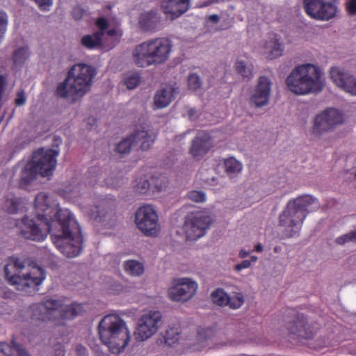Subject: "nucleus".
<instances>
[{
    "label": "nucleus",
    "instance_id": "1",
    "mask_svg": "<svg viewBox=\"0 0 356 356\" xmlns=\"http://www.w3.org/2000/svg\"><path fill=\"white\" fill-rule=\"evenodd\" d=\"M35 218L24 217L17 220V231L24 238L42 241L51 234L57 249L67 257L78 256L82 248L79 225L68 209H63L58 203L45 193L35 199Z\"/></svg>",
    "mask_w": 356,
    "mask_h": 356
},
{
    "label": "nucleus",
    "instance_id": "2",
    "mask_svg": "<svg viewBox=\"0 0 356 356\" xmlns=\"http://www.w3.org/2000/svg\"><path fill=\"white\" fill-rule=\"evenodd\" d=\"M286 86L296 95L318 94L323 91L325 81L321 67L313 63H303L296 66L287 76Z\"/></svg>",
    "mask_w": 356,
    "mask_h": 356
},
{
    "label": "nucleus",
    "instance_id": "3",
    "mask_svg": "<svg viewBox=\"0 0 356 356\" xmlns=\"http://www.w3.org/2000/svg\"><path fill=\"white\" fill-rule=\"evenodd\" d=\"M96 74V70L92 65L74 64L69 70L65 79L58 86L57 95L71 102L79 100L90 90Z\"/></svg>",
    "mask_w": 356,
    "mask_h": 356
},
{
    "label": "nucleus",
    "instance_id": "4",
    "mask_svg": "<svg viewBox=\"0 0 356 356\" xmlns=\"http://www.w3.org/2000/svg\"><path fill=\"white\" fill-rule=\"evenodd\" d=\"M5 276L17 290L31 294L38 290V286L45 279V273L39 266H26L21 259L11 257L5 267Z\"/></svg>",
    "mask_w": 356,
    "mask_h": 356
},
{
    "label": "nucleus",
    "instance_id": "5",
    "mask_svg": "<svg viewBox=\"0 0 356 356\" xmlns=\"http://www.w3.org/2000/svg\"><path fill=\"white\" fill-rule=\"evenodd\" d=\"M172 48V42L167 38L147 40L133 48L131 60L142 68L162 64L169 58Z\"/></svg>",
    "mask_w": 356,
    "mask_h": 356
},
{
    "label": "nucleus",
    "instance_id": "6",
    "mask_svg": "<svg viewBox=\"0 0 356 356\" xmlns=\"http://www.w3.org/2000/svg\"><path fill=\"white\" fill-rule=\"evenodd\" d=\"M102 341L113 354H119L128 345L131 335L127 323L117 314L105 316L99 324Z\"/></svg>",
    "mask_w": 356,
    "mask_h": 356
},
{
    "label": "nucleus",
    "instance_id": "7",
    "mask_svg": "<svg viewBox=\"0 0 356 356\" xmlns=\"http://www.w3.org/2000/svg\"><path fill=\"white\" fill-rule=\"evenodd\" d=\"M87 308L86 305L66 304L62 300L48 299L33 305L30 309L33 319L47 321L58 318L70 319L81 314Z\"/></svg>",
    "mask_w": 356,
    "mask_h": 356
},
{
    "label": "nucleus",
    "instance_id": "8",
    "mask_svg": "<svg viewBox=\"0 0 356 356\" xmlns=\"http://www.w3.org/2000/svg\"><path fill=\"white\" fill-rule=\"evenodd\" d=\"M58 150L51 149H40L35 151L31 161L22 171L21 184L23 186L30 184L38 175L42 177L51 175L56 166V157Z\"/></svg>",
    "mask_w": 356,
    "mask_h": 356
},
{
    "label": "nucleus",
    "instance_id": "9",
    "mask_svg": "<svg viewBox=\"0 0 356 356\" xmlns=\"http://www.w3.org/2000/svg\"><path fill=\"white\" fill-rule=\"evenodd\" d=\"M99 31L90 35H84L81 39V44L88 49H95L101 44H106L108 40V47L113 48L122 35V31L118 23L109 22L104 17H99L96 22Z\"/></svg>",
    "mask_w": 356,
    "mask_h": 356
},
{
    "label": "nucleus",
    "instance_id": "10",
    "mask_svg": "<svg viewBox=\"0 0 356 356\" xmlns=\"http://www.w3.org/2000/svg\"><path fill=\"white\" fill-rule=\"evenodd\" d=\"M198 287L197 282L191 277H176L171 281L167 296L174 302H185L195 296Z\"/></svg>",
    "mask_w": 356,
    "mask_h": 356
},
{
    "label": "nucleus",
    "instance_id": "11",
    "mask_svg": "<svg viewBox=\"0 0 356 356\" xmlns=\"http://www.w3.org/2000/svg\"><path fill=\"white\" fill-rule=\"evenodd\" d=\"M344 122L343 115L335 108H327L316 115L313 120L311 130L314 138L332 131L336 126Z\"/></svg>",
    "mask_w": 356,
    "mask_h": 356
},
{
    "label": "nucleus",
    "instance_id": "12",
    "mask_svg": "<svg viewBox=\"0 0 356 356\" xmlns=\"http://www.w3.org/2000/svg\"><path fill=\"white\" fill-rule=\"evenodd\" d=\"M135 222L137 227L146 236H156L160 232L157 211L150 204L142 206L137 210Z\"/></svg>",
    "mask_w": 356,
    "mask_h": 356
},
{
    "label": "nucleus",
    "instance_id": "13",
    "mask_svg": "<svg viewBox=\"0 0 356 356\" xmlns=\"http://www.w3.org/2000/svg\"><path fill=\"white\" fill-rule=\"evenodd\" d=\"M211 222V216L203 211L188 215L183 226L187 239L197 240L203 236Z\"/></svg>",
    "mask_w": 356,
    "mask_h": 356
},
{
    "label": "nucleus",
    "instance_id": "14",
    "mask_svg": "<svg viewBox=\"0 0 356 356\" xmlns=\"http://www.w3.org/2000/svg\"><path fill=\"white\" fill-rule=\"evenodd\" d=\"M162 316L159 311L149 310L142 314L138 320L134 335L143 341L152 337L161 324Z\"/></svg>",
    "mask_w": 356,
    "mask_h": 356
},
{
    "label": "nucleus",
    "instance_id": "15",
    "mask_svg": "<svg viewBox=\"0 0 356 356\" xmlns=\"http://www.w3.org/2000/svg\"><path fill=\"white\" fill-rule=\"evenodd\" d=\"M306 216L289 200L280 215V225L293 236L300 231Z\"/></svg>",
    "mask_w": 356,
    "mask_h": 356
},
{
    "label": "nucleus",
    "instance_id": "16",
    "mask_svg": "<svg viewBox=\"0 0 356 356\" xmlns=\"http://www.w3.org/2000/svg\"><path fill=\"white\" fill-rule=\"evenodd\" d=\"M303 4L306 13L315 19L329 20L337 13L336 6L325 0H304Z\"/></svg>",
    "mask_w": 356,
    "mask_h": 356
},
{
    "label": "nucleus",
    "instance_id": "17",
    "mask_svg": "<svg viewBox=\"0 0 356 356\" xmlns=\"http://www.w3.org/2000/svg\"><path fill=\"white\" fill-rule=\"evenodd\" d=\"M330 78L332 83L343 92L356 96V76L339 66L329 70Z\"/></svg>",
    "mask_w": 356,
    "mask_h": 356
},
{
    "label": "nucleus",
    "instance_id": "18",
    "mask_svg": "<svg viewBox=\"0 0 356 356\" xmlns=\"http://www.w3.org/2000/svg\"><path fill=\"white\" fill-rule=\"evenodd\" d=\"M272 83L269 79L261 76L250 98V103L261 108L269 103Z\"/></svg>",
    "mask_w": 356,
    "mask_h": 356
},
{
    "label": "nucleus",
    "instance_id": "19",
    "mask_svg": "<svg viewBox=\"0 0 356 356\" xmlns=\"http://www.w3.org/2000/svg\"><path fill=\"white\" fill-rule=\"evenodd\" d=\"M211 298L213 302L217 305L224 307L229 306L231 309H238L242 306L244 302L243 296L237 293L233 296L229 294L222 289H217L211 294Z\"/></svg>",
    "mask_w": 356,
    "mask_h": 356
},
{
    "label": "nucleus",
    "instance_id": "20",
    "mask_svg": "<svg viewBox=\"0 0 356 356\" xmlns=\"http://www.w3.org/2000/svg\"><path fill=\"white\" fill-rule=\"evenodd\" d=\"M161 7L168 17L174 19L188 10L189 0H162Z\"/></svg>",
    "mask_w": 356,
    "mask_h": 356
},
{
    "label": "nucleus",
    "instance_id": "21",
    "mask_svg": "<svg viewBox=\"0 0 356 356\" xmlns=\"http://www.w3.org/2000/svg\"><path fill=\"white\" fill-rule=\"evenodd\" d=\"M178 88L174 86L165 85L156 91L154 97L156 108H163L169 106L178 93Z\"/></svg>",
    "mask_w": 356,
    "mask_h": 356
},
{
    "label": "nucleus",
    "instance_id": "22",
    "mask_svg": "<svg viewBox=\"0 0 356 356\" xmlns=\"http://www.w3.org/2000/svg\"><path fill=\"white\" fill-rule=\"evenodd\" d=\"M263 48V54L266 58L273 60L282 56L284 44L280 37L275 34H272L265 42Z\"/></svg>",
    "mask_w": 356,
    "mask_h": 356
},
{
    "label": "nucleus",
    "instance_id": "23",
    "mask_svg": "<svg viewBox=\"0 0 356 356\" xmlns=\"http://www.w3.org/2000/svg\"><path fill=\"white\" fill-rule=\"evenodd\" d=\"M161 16L154 10L140 13L138 17V25L143 31H152L160 26Z\"/></svg>",
    "mask_w": 356,
    "mask_h": 356
},
{
    "label": "nucleus",
    "instance_id": "24",
    "mask_svg": "<svg viewBox=\"0 0 356 356\" xmlns=\"http://www.w3.org/2000/svg\"><path fill=\"white\" fill-rule=\"evenodd\" d=\"M156 138L153 131L145 129H137L131 135L132 144L143 150H147L152 145Z\"/></svg>",
    "mask_w": 356,
    "mask_h": 356
},
{
    "label": "nucleus",
    "instance_id": "25",
    "mask_svg": "<svg viewBox=\"0 0 356 356\" xmlns=\"http://www.w3.org/2000/svg\"><path fill=\"white\" fill-rule=\"evenodd\" d=\"M212 145L210 135L204 131L200 132L193 141L191 153L194 157L198 158L206 154Z\"/></svg>",
    "mask_w": 356,
    "mask_h": 356
},
{
    "label": "nucleus",
    "instance_id": "26",
    "mask_svg": "<svg viewBox=\"0 0 356 356\" xmlns=\"http://www.w3.org/2000/svg\"><path fill=\"white\" fill-rule=\"evenodd\" d=\"M291 201L306 217L309 212L318 209L320 207L318 200L311 195H300Z\"/></svg>",
    "mask_w": 356,
    "mask_h": 356
},
{
    "label": "nucleus",
    "instance_id": "27",
    "mask_svg": "<svg viewBox=\"0 0 356 356\" xmlns=\"http://www.w3.org/2000/svg\"><path fill=\"white\" fill-rule=\"evenodd\" d=\"M234 68L244 81H248L253 77V65L246 56L238 57L234 63Z\"/></svg>",
    "mask_w": 356,
    "mask_h": 356
},
{
    "label": "nucleus",
    "instance_id": "28",
    "mask_svg": "<svg viewBox=\"0 0 356 356\" xmlns=\"http://www.w3.org/2000/svg\"><path fill=\"white\" fill-rule=\"evenodd\" d=\"M222 162L225 172L230 179L237 177L243 170L242 162L234 156L225 158Z\"/></svg>",
    "mask_w": 356,
    "mask_h": 356
},
{
    "label": "nucleus",
    "instance_id": "29",
    "mask_svg": "<svg viewBox=\"0 0 356 356\" xmlns=\"http://www.w3.org/2000/svg\"><path fill=\"white\" fill-rule=\"evenodd\" d=\"M0 351L6 356H29L26 350L15 341L10 344L0 342Z\"/></svg>",
    "mask_w": 356,
    "mask_h": 356
},
{
    "label": "nucleus",
    "instance_id": "30",
    "mask_svg": "<svg viewBox=\"0 0 356 356\" xmlns=\"http://www.w3.org/2000/svg\"><path fill=\"white\" fill-rule=\"evenodd\" d=\"M134 188L138 193L147 194L152 191L150 180L145 175H139L134 181Z\"/></svg>",
    "mask_w": 356,
    "mask_h": 356
},
{
    "label": "nucleus",
    "instance_id": "31",
    "mask_svg": "<svg viewBox=\"0 0 356 356\" xmlns=\"http://www.w3.org/2000/svg\"><path fill=\"white\" fill-rule=\"evenodd\" d=\"M141 82V76L138 72H129L124 75L122 83L129 90L136 88Z\"/></svg>",
    "mask_w": 356,
    "mask_h": 356
},
{
    "label": "nucleus",
    "instance_id": "32",
    "mask_svg": "<svg viewBox=\"0 0 356 356\" xmlns=\"http://www.w3.org/2000/svg\"><path fill=\"white\" fill-rule=\"evenodd\" d=\"M125 272L131 276H140L144 273L142 263L136 260H128L124 263Z\"/></svg>",
    "mask_w": 356,
    "mask_h": 356
},
{
    "label": "nucleus",
    "instance_id": "33",
    "mask_svg": "<svg viewBox=\"0 0 356 356\" xmlns=\"http://www.w3.org/2000/svg\"><path fill=\"white\" fill-rule=\"evenodd\" d=\"M81 184L67 186L62 191L61 195L65 199L69 201L76 202L78 197L81 195Z\"/></svg>",
    "mask_w": 356,
    "mask_h": 356
},
{
    "label": "nucleus",
    "instance_id": "34",
    "mask_svg": "<svg viewBox=\"0 0 356 356\" xmlns=\"http://www.w3.org/2000/svg\"><path fill=\"white\" fill-rule=\"evenodd\" d=\"M20 200L13 194L8 195L3 204V209L8 213H15L18 209Z\"/></svg>",
    "mask_w": 356,
    "mask_h": 356
},
{
    "label": "nucleus",
    "instance_id": "35",
    "mask_svg": "<svg viewBox=\"0 0 356 356\" xmlns=\"http://www.w3.org/2000/svg\"><path fill=\"white\" fill-rule=\"evenodd\" d=\"M152 192L153 194L164 191L168 186V180L163 177H152L150 179Z\"/></svg>",
    "mask_w": 356,
    "mask_h": 356
},
{
    "label": "nucleus",
    "instance_id": "36",
    "mask_svg": "<svg viewBox=\"0 0 356 356\" xmlns=\"http://www.w3.org/2000/svg\"><path fill=\"white\" fill-rule=\"evenodd\" d=\"M29 56V51L26 47H21L15 50L13 54V63L17 67L21 66Z\"/></svg>",
    "mask_w": 356,
    "mask_h": 356
},
{
    "label": "nucleus",
    "instance_id": "37",
    "mask_svg": "<svg viewBox=\"0 0 356 356\" xmlns=\"http://www.w3.org/2000/svg\"><path fill=\"white\" fill-rule=\"evenodd\" d=\"M104 207H106V213H108L109 211H111V207L107 206V202L105 200H102L99 205L96 206V211H92L91 213H89L86 209L85 211L86 213H87L92 218L97 219L99 218L101 220L102 218H104L105 214L103 213V209H104Z\"/></svg>",
    "mask_w": 356,
    "mask_h": 356
},
{
    "label": "nucleus",
    "instance_id": "38",
    "mask_svg": "<svg viewBox=\"0 0 356 356\" xmlns=\"http://www.w3.org/2000/svg\"><path fill=\"white\" fill-rule=\"evenodd\" d=\"M179 339V331L177 327H170L166 330L165 342L169 346H172Z\"/></svg>",
    "mask_w": 356,
    "mask_h": 356
},
{
    "label": "nucleus",
    "instance_id": "39",
    "mask_svg": "<svg viewBox=\"0 0 356 356\" xmlns=\"http://www.w3.org/2000/svg\"><path fill=\"white\" fill-rule=\"evenodd\" d=\"M335 242L339 245H346L349 243H356V231H351L344 234L335 239Z\"/></svg>",
    "mask_w": 356,
    "mask_h": 356
},
{
    "label": "nucleus",
    "instance_id": "40",
    "mask_svg": "<svg viewBox=\"0 0 356 356\" xmlns=\"http://www.w3.org/2000/svg\"><path fill=\"white\" fill-rule=\"evenodd\" d=\"M132 147L135 145L132 144L131 136H129L117 145L116 151L120 154H127Z\"/></svg>",
    "mask_w": 356,
    "mask_h": 356
},
{
    "label": "nucleus",
    "instance_id": "41",
    "mask_svg": "<svg viewBox=\"0 0 356 356\" xmlns=\"http://www.w3.org/2000/svg\"><path fill=\"white\" fill-rule=\"evenodd\" d=\"M189 200L195 202H204L206 201V195L201 191H191L187 193Z\"/></svg>",
    "mask_w": 356,
    "mask_h": 356
},
{
    "label": "nucleus",
    "instance_id": "42",
    "mask_svg": "<svg viewBox=\"0 0 356 356\" xmlns=\"http://www.w3.org/2000/svg\"><path fill=\"white\" fill-rule=\"evenodd\" d=\"M188 86L193 90H196L201 86L200 77L196 74H191L188 79Z\"/></svg>",
    "mask_w": 356,
    "mask_h": 356
},
{
    "label": "nucleus",
    "instance_id": "43",
    "mask_svg": "<svg viewBox=\"0 0 356 356\" xmlns=\"http://www.w3.org/2000/svg\"><path fill=\"white\" fill-rule=\"evenodd\" d=\"M304 325L305 324L303 321H298V322L294 323L293 326H290L289 327V332L293 334H298L299 335H302V329Z\"/></svg>",
    "mask_w": 356,
    "mask_h": 356
},
{
    "label": "nucleus",
    "instance_id": "44",
    "mask_svg": "<svg viewBox=\"0 0 356 356\" xmlns=\"http://www.w3.org/2000/svg\"><path fill=\"white\" fill-rule=\"evenodd\" d=\"M85 12L86 11L83 8H81L79 6H77L73 8L72 11V15L75 19L78 20L82 18V17L85 14Z\"/></svg>",
    "mask_w": 356,
    "mask_h": 356
},
{
    "label": "nucleus",
    "instance_id": "45",
    "mask_svg": "<svg viewBox=\"0 0 356 356\" xmlns=\"http://www.w3.org/2000/svg\"><path fill=\"white\" fill-rule=\"evenodd\" d=\"M251 266V261L250 260H243L240 264H236L234 266V270L236 272H240L243 269L248 268Z\"/></svg>",
    "mask_w": 356,
    "mask_h": 356
},
{
    "label": "nucleus",
    "instance_id": "46",
    "mask_svg": "<svg viewBox=\"0 0 356 356\" xmlns=\"http://www.w3.org/2000/svg\"><path fill=\"white\" fill-rule=\"evenodd\" d=\"M347 10L350 15H356V0H349L347 2Z\"/></svg>",
    "mask_w": 356,
    "mask_h": 356
},
{
    "label": "nucleus",
    "instance_id": "47",
    "mask_svg": "<svg viewBox=\"0 0 356 356\" xmlns=\"http://www.w3.org/2000/svg\"><path fill=\"white\" fill-rule=\"evenodd\" d=\"M26 102V97L24 92H19L17 93V97L15 99V104L17 106H22Z\"/></svg>",
    "mask_w": 356,
    "mask_h": 356
},
{
    "label": "nucleus",
    "instance_id": "48",
    "mask_svg": "<svg viewBox=\"0 0 356 356\" xmlns=\"http://www.w3.org/2000/svg\"><path fill=\"white\" fill-rule=\"evenodd\" d=\"M75 350L80 356H84L86 353V348L79 344L76 346Z\"/></svg>",
    "mask_w": 356,
    "mask_h": 356
},
{
    "label": "nucleus",
    "instance_id": "49",
    "mask_svg": "<svg viewBox=\"0 0 356 356\" xmlns=\"http://www.w3.org/2000/svg\"><path fill=\"white\" fill-rule=\"evenodd\" d=\"M5 83V79L3 76L0 75V107L1 106L2 92L3 90V86Z\"/></svg>",
    "mask_w": 356,
    "mask_h": 356
},
{
    "label": "nucleus",
    "instance_id": "50",
    "mask_svg": "<svg viewBox=\"0 0 356 356\" xmlns=\"http://www.w3.org/2000/svg\"><path fill=\"white\" fill-rule=\"evenodd\" d=\"M219 21V16L217 15H211L207 17V22L216 24Z\"/></svg>",
    "mask_w": 356,
    "mask_h": 356
},
{
    "label": "nucleus",
    "instance_id": "51",
    "mask_svg": "<svg viewBox=\"0 0 356 356\" xmlns=\"http://www.w3.org/2000/svg\"><path fill=\"white\" fill-rule=\"evenodd\" d=\"M188 115L191 120H195L197 116V111L193 108L188 109Z\"/></svg>",
    "mask_w": 356,
    "mask_h": 356
},
{
    "label": "nucleus",
    "instance_id": "52",
    "mask_svg": "<svg viewBox=\"0 0 356 356\" xmlns=\"http://www.w3.org/2000/svg\"><path fill=\"white\" fill-rule=\"evenodd\" d=\"M250 254V251H248L245 250H240V252L238 253V257L241 259H244V258L247 257L248 256H249Z\"/></svg>",
    "mask_w": 356,
    "mask_h": 356
},
{
    "label": "nucleus",
    "instance_id": "53",
    "mask_svg": "<svg viewBox=\"0 0 356 356\" xmlns=\"http://www.w3.org/2000/svg\"><path fill=\"white\" fill-rule=\"evenodd\" d=\"M106 184L110 187H116L118 185V182L111 181L109 179L106 180Z\"/></svg>",
    "mask_w": 356,
    "mask_h": 356
},
{
    "label": "nucleus",
    "instance_id": "54",
    "mask_svg": "<svg viewBox=\"0 0 356 356\" xmlns=\"http://www.w3.org/2000/svg\"><path fill=\"white\" fill-rule=\"evenodd\" d=\"M240 343H241L240 341H229L227 343H225V346H236V345L239 344Z\"/></svg>",
    "mask_w": 356,
    "mask_h": 356
},
{
    "label": "nucleus",
    "instance_id": "55",
    "mask_svg": "<svg viewBox=\"0 0 356 356\" xmlns=\"http://www.w3.org/2000/svg\"><path fill=\"white\" fill-rule=\"evenodd\" d=\"M254 250L257 252H261L263 251L264 248L261 243H258L257 245H255Z\"/></svg>",
    "mask_w": 356,
    "mask_h": 356
},
{
    "label": "nucleus",
    "instance_id": "56",
    "mask_svg": "<svg viewBox=\"0 0 356 356\" xmlns=\"http://www.w3.org/2000/svg\"><path fill=\"white\" fill-rule=\"evenodd\" d=\"M116 289H113V291L116 293H119L122 291V286L120 284H115Z\"/></svg>",
    "mask_w": 356,
    "mask_h": 356
},
{
    "label": "nucleus",
    "instance_id": "57",
    "mask_svg": "<svg viewBox=\"0 0 356 356\" xmlns=\"http://www.w3.org/2000/svg\"><path fill=\"white\" fill-rule=\"evenodd\" d=\"M258 258L257 256H251L250 257V261L252 262H256L257 261Z\"/></svg>",
    "mask_w": 356,
    "mask_h": 356
},
{
    "label": "nucleus",
    "instance_id": "58",
    "mask_svg": "<svg viewBox=\"0 0 356 356\" xmlns=\"http://www.w3.org/2000/svg\"><path fill=\"white\" fill-rule=\"evenodd\" d=\"M282 248L280 246H275L274 248V252H278L281 250Z\"/></svg>",
    "mask_w": 356,
    "mask_h": 356
},
{
    "label": "nucleus",
    "instance_id": "59",
    "mask_svg": "<svg viewBox=\"0 0 356 356\" xmlns=\"http://www.w3.org/2000/svg\"><path fill=\"white\" fill-rule=\"evenodd\" d=\"M58 356H64V353H63V350H58Z\"/></svg>",
    "mask_w": 356,
    "mask_h": 356
},
{
    "label": "nucleus",
    "instance_id": "60",
    "mask_svg": "<svg viewBox=\"0 0 356 356\" xmlns=\"http://www.w3.org/2000/svg\"><path fill=\"white\" fill-rule=\"evenodd\" d=\"M353 173L355 175V181H356V172H354Z\"/></svg>",
    "mask_w": 356,
    "mask_h": 356
},
{
    "label": "nucleus",
    "instance_id": "61",
    "mask_svg": "<svg viewBox=\"0 0 356 356\" xmlns=\"http://www.w3.org/2000/svg\"><path fill=\"white\" fill-rule=\"evenodd\" d=\"M112 6H108V9H111Z\"/></svg>",
    "mask_w": 356,
    "mask_h": 356
}]
</instances>
